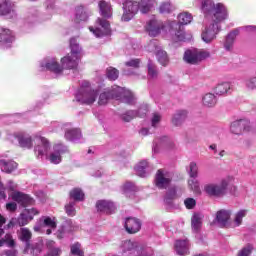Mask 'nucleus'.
Returning <instances> with one entry per match:
<instances>
[{"mask_svg":"<svg viewBox=\"0 0 256 256\" xmlns=\"http://www.w3.org/2000/svg\"><path fill=\"white\" fill-rule=\"evenodd\" d=\"M98 95V105H107L111 99L122 100L127 105H135V95H133V92L119 86H112L104 90L99 88Z\"/></svg>","mask_w":256,"mask_h":256,"instance_id":"f257e3e1","label":"nucleus"},{"mask_svg":"<svg viewBox=\"0 0 256 256\" xmlns=\"http://www.w3.org/2000/svg\"><path fill=\"white\" fill-rule=\"evenodd\" d=\"M200 9L203 13L205 20L210 21V23H222L225 21L227 17H229V12L227 11V7L224 6L223 3H217L213 0H199Z\"/></svg>","mask_w":256,"mask_h":256,"instance_id":"f03ea898","label":"nucleus"},{"mask_svg":"<svg viewBox=\"0 0 256 256\" xmlns=\"http://www.w3.org/2000/svg\"><path fill=\"white\" fill-rule=\"evenodd\" d=\"M81 58L68 54L61 59V65L56 58H47L40 62L41 71H51L55 75H61L63 69H77Z\"/></svg>","mask_w":256,"mask_h":256,"instance_id":"7ed1b4c3","label":"nucleus"},{"mask_svg":"<svg viewBox=\"0 0 256 256\" xmlns=\"http://www.w3.org/2000/svg\"><path fill=\"white\" fill-rule=\"evenodd\" d=\"M98 97L99 88H93L91 83L84 81L76 94V101L82 105H93Z\"/></svg>","mask_w":256,"mask_h":256,"instance_id":"20e7f679","label":"nucleus"},{"mask_svg":"<svg viewBox=\"0 0 256 256\" xmlns=\"http://www.w3.org/2000/svg\"><path fill=\"white\" fill-rule=\"evenodd\" d=\"M233 177H226L220 183H208L204 185L203 191L208 197H216L217 199L227 195V188L229 187Z\"/></svg>","mask_w":256,"mask_h":256,"instance_id":"39448f33","label":"nucleus"},{"mask_svg":"<svg viewBox=\"0 0 256 256\" xmlns=\"http://www.w3.org/2000/svg\"><path fill=\"white\" fill-rule=\"evenodd\" d=\"M177 27H179V24L175 21L164 25L163 22L153 19L147 23L146 31L150 37H158V35H161L164 31L165 33H167V31L171 33V31H173V29H177Z\"/></svg>","mask_w":256,"mask_h":256,"instance_id":"423d86ee","label":"nucleus"},{"mask_svg":"<svg viewBox=\"0 0 256 256\" xmlns=\"http://www.w3.org/2000/svg\"><path fill=\"white\" fill-rule=\"evenodd\" d=\"M211 57V53L207 50L192 48L188 49L184 53V61L189 65H199L205 59H209Z\"/></svg>","mask_w":256,"mask_h":256,"instance_id":"0eeeda50","label":"nucleus"},{"mask_svg":"<svg viewBox=\"0 0 256 256\" xmlns=\"http://www.w3.org/2000/svg\"><path fill=\"white\" fill-rule=\"evenodd\" d=\"M221 31V25L204 20V27L201 33V39L204 43H213L217 39V35Z\"/></svg>","mask_w":256,"mask_h":256,"instance_id":"6e6552de","label":"nucleus"},{"mask_svg":"<svg viewBox=\"0 0 256 256\" xmlns=\"http://www.w3.org/2000/svg\"><path fill=\"white\" fill-rule=\"evenodd\" d=\"M89 31L95 37H105V35H111V24L105 18H97L94 27L90 26Z\"/></svg>","mask_w":256,"mask_h":256,"instance_id":"1a4fd4ad","label":"nucleus"},{"mask_svg":"<svg viewBox=\"0 0 256 256\" xmlns=\"http://www.w3.org/2000/svg\"><path fill=\"white\" fill-rule=\"evenodd\" d=\"M35 139H37L40 144L34 147V155L37 157V159H48L49 151L51 150L49 140L40 135H36Z\"/></svg>","mask_w":256,"mask_h":256,"instance_id":"9d476101","label":"nucleus"},{"mask_svg":"<svg viewBox=\"0 0 256 256\" xmlns=\"http://www.w3.org/2000/svg\"><path fill=\"white\" fill-rule=\"evenodd\" d=\"M173 181V174L167 170L159 169L156 172L154 183L158 189H167Z\"/></svg>","mask_w":256,"mask_h":256,"instance_id":"9b49d317","label":"nucleus"},{"mask_svg":"<svg viewBox=\"0 0 256 256\" xmlns=\"http://www.w3.org/2000/svg\"><path fill=\"white\" fill-rule=\"evenodd\" d=\"M122 21L128 22L137 15L139 11V2L128 0L123 4Z\"/></svg>","mask_w":256,"mask_h":256,"instance_id":"f8f14e48","label":"nucleus"},{"mask_svg":"<svg viewBox=\"0 0 256 256\" xmlns=\"http://www.w3.org/2000/svg\"><path fill=\"white\" fill-rule=\"evenodd\" d=\"M10 139H17L19 147L22 149H33V138L25 132H15Z\"/></svg>","mask_w":256,"mask_h":256,"instance_id":"ddd939ff","label":"nucleus"},{"mask_svg":"<svg viewBox=\"0 0 256 256\" xmlns=\"http://www.w3.org/2000/svg\"><path fill=\"white\" fill-rule=\"evenodd\" d=\"M251 130V122L249 120H236L231 123L230 131L234 135H243L245 131Z\"/></svg>","mask_w":256,"mask_h":256,"instance_id":"4468645a","label":"nucleus"},{"mask_svg":"<svg viewBox=\"0 0 256 256\" xmlns=\"http://www.w3.org/2000/svg\"><path fill=\"white\" fill-rule=\"evenodd\" d=\"M15 43V33L7 28H0V45L9 49Z\"/></svg>","mask_w":256,"mask_h":256,"instance_id":"2eb2a0df","label":"nucleus"},{"mask_svg":"<svg viewBox=\"0 0 256 256\" xmlns=\"http://www.w3.org/2000/svg\"><path fill=\"white\" fill-rule=\"evenodd\" d=\"M233 215L231 209H220L215 213V221L220 227H229V221Z\"/></svg>","mask_w":256,"mask_h":256,"instance_id":"dca6fc26","label":"nucleus"},{"mask_svg":"<svg viewBox=\"0 0 256 256\" xmlns=\"http://www.w3.org/2000/svg\"><path fill=\"white\" fill-rule=\"evenodd\" d=\"M10 197L13 201H16V203H19V205H22V207H27V205H33L34 200L29 195L14 191L11 193Z\"/></svg>","mask_w":256,"mask_h":256,"instance_id":"f3484780","label":"nucleus"},{"mask_svg":"<svg viewBox=\"0 0 256 256\" xmlns=\"http://www.w3.org/2000/svg\"><path fill=\"white\" fill-rule=\"evenodd\" d=\"M96 209L100 211V213H106V215H111V213H115V203L110 200H98L96 202Z\"/></svg>","mask_w":256,"mask_h":256,"instance_id":"a211bd4d","label":"nucleus"},{"mask_svg":"<svg viewBox=\"0 0 256 256\" xmlns=\"http://www.w3.org/2000/svg\"><path fill=\"white\" fill-rule=\"evenodd\" d=\"M43 241H38L34 244L26 243L23 250L24 255L39 256L40 253H43Z\"/></svg>","mask_w":256,"mask_h":256,"instance_id":"6ab92c4d","label":"nucleus"},{"mask_svg":"<svg viewBox=\"0 0 256 256\" xmlns=\"http://www.w3.org/2000/svg\"><path fill=\"white\" fill-rule=\"evenodd\" d=\"M65 151V146L57 144L54 146V151L48 156L47 159L53 165H59V163H61V156L63 155V153H65Z\"/></svg>","mask_w":256,"mask_h":256,"instance_id":"aec40b11","label":"nucleus"},{"mask_svg":"<svg viewBox=\"0 0 256 256\" xmlns=\"http://www.w3.org/2000/svg\"><path fill=\"white\" fill-rule=\"evenodd\" d=\"M125 229L130 234L139 233L141 231V221L133 217L127 218L125 220Z\"/></svg>","mask_w":256,"mask_h":256,"instance_id":"412c9836","label":"nucleus"},{"mask_svg":"<svg viewBox=\"0 0 256 256\" xmlns=\"http://www.w3.org/2000/svg\"><path fill=\"white\" fill-rule=\"evenodd\" d=\"M98 8L101 17L104 19H111V17H113V7L111 6V3L105 0H100L98 2Z\"/></svg>","mask_w":256,"mask_h":256,"instance_id":"4be33fe9","label":"nucleus"},{"mask_svg":"<svg viewBox=\"0 0 256 256\" xmlns=\"http://www.w3.org/2000/svg\"><path fill=\"white\" fill-rule=\"evenodd\" d=\"M89 15H91V12L89 10H87L83 6H78L75 9L73 21H74V23L85 22V21H87V19H89Z\"/></svg>","mask_w":256,"mask_h":256,"instance_id":"5701e85b","label":"nucleus"},{"mask_svg":"<svg viewBox=\"0 0 256 256\" xmlns=\"http://www.w3.org/2000/svg\"><path fill=\"white\" fill-rule=\"evenodd\" d=\"M3 157H8L7 155H3L0 158V169L3 171V173H13L15 169H17V164L13 160H7Z\"/></svg>","mask_w":256,"mask_h":256,"instance_id":"b1692460","label":"nucleus"},{"mask_svg":"<svg viewBox=\"0 0 256 256\" xmlns=\"http://www.w3.org/2000/svg\"><path fill=\"white\" fill-rule=\"evenodd\" d=\"M174 247L178 255L180 256L189 255V247H190L189 240L187 239L176 240Z\"/></svg>","mask_w":256,"mask_h":256,"instance_id":"393cba45","label":"nucleus"},{"mask_svg":"<svg viewBox=\"0 0 256 256\" xmlns=\"http://www.w3.org/2000/svg\"><path fill=\"white\" fill-rule=\"evenodd\" d=\"M64 137L67 141H73L74 143L79 141L83 135L81 130L78 128H65Z\"/></svg>","mask_w":256,"mask_h":256,"instance_id":"a878e982","label":"nucleus"},{"mask_svg":"<svg viewBox=\"0 0 256 256\" xmlns=\"http://www.w3.org/2000/svg\"><path fill=\"white\" fill-rule=\"evenodd\" d=\"M249 215L248 209H240L234 213V220L232 227H241L243 225V219Z\"/></svg>","mask_w":256,"mask_h":256,"instance_id":"bb28decb","label":"nucleus"},{"mask_svg":"<svg viewBox=\"0 0 256 256\" xmlns=\"http://www.w3.org/2000/svg\"><path fill=\"white\" fill-rule=\"evenodd\" d=\"M15 11V3L11 0H0V15H9Z\"/></svg>","mask_w":256,"mask_h":256,"instance_id":"cd10ccee","label":"nucleus"},{"mask_svg":"<svg viewBox=\"0 0 256 256\" xmlns=\"http://www.w3.org/2000/svg\"><path fill=\"white\" fill-rule=\"evenodd\" d=\"M201 225H203V214L195 213L191 218V227L194 233H198L201 229Z\"/></svg>","mask_w":256,"mask_h":256,"instance_id":"c85d7f7f","label":"nucleus"},{"mask_svg":"<svg viewBox=\"0 0 256 256\" xmlns=\"http://www.w3.org/2000/svg\"><path fill=\"white\" fill-rule=\"evenodd\" d=\"M237 35H239V31L234 30L226 36V40L224 42V49L226 51H231L233 49V45H235V39Z\"/></svg>","mask_w":256,"mask_h":256,"instance_id":"c756f323","label":"nucleus"},{"mask_svg":"<svg viewBox=\"0 0 256 256\" xmlns=\"http://www.w3.org/2000/svg\"><path fill=\"white\" fill-rule=\"evenodd\" d=\"M231 83L229 82H221L214 88V93L216 95H227V93H231Z\"/></svg>","mask_w":256,"mask_h":256,"instance_id":"7c9ffc66","label":"nucleus"},{"mask_svg":"<svg viewBox=\"0 0 256 256\" xmlns=\"http://www.w3.org/2000/svg\"><path fill=\"white\" fill-rule=\"evenodd\" d=\"M135 171L139 177H147V173H149V162L145 160L139 162L135 167Z\"/></svg>","mask_w":256,"mask_h":256,"instance_id":"2f4dec72","label":"nucleus"},{"mask_svg":"<svg viewBox=\"0 0 256 256\" xmlns=\"http://www.w3.org/2000/svg\"><path fill=\"white\" fill-rule=\"evenodd\" d=\"M185 119H187V111L179 110L173 115L172 124H174L175 127H179V125H181Z\"/></svg>","mask_w":256,"mask_h":256,"instance_id":"473e14b6","label":"nucleus"},{"mask_svg":"<svg viewBox=\"0 0 256 256\" xmlns=\"http://www.w3.org/2000/svg\"><path fill=\"white\" fill-rule=\"evenodd\" d=\"M154 5L155 0H140V2H138V9L142 13H149V11L153 9Z\"/></svg>","mask_w":256,"mask_h":256,"instance_id":"72a5a7b5","label":"nucleus"},{"mask_svg":"<svg viewBox=\"0 0 256 256\" xmlns=\"http://www.w3.org/2000/svg\"><path fill=\"white\" fill-rule=\"evenodd\" d=\"M43 226L49 228L46 230V235H51L53 229H57V222L55 221V218L47 216L43 218Z\"/></svg>","mask_w":256,"mask_h":256,"instance_id":"f704fd0d","label":"nucleus"},{"mask_svg":"<svg viewBox=\"0 0 256 256\" xmlns=\"http://www.w3.org/2000/svg\"><path fill=\"white\" fill-rule=\"evenodd\" d=\"M204 107H215L217 105V97L213 93H207L202 98Z\"/></svg>","mask_w":256,"mask_h":256,"instance_id":"c9c22d12","label":"nucleus"},{"mask_svg":"<svg viewBox=\"0 0 256 256\" xmlns=\"http://www.w3.org/2000/svg\"><path fill=\"white\" fill-rule=\"evenodd\" d=\"M70 49V55L79 57V59H81V53L83 50L81 49V46H79V44L77 43V39H70Z\"/></svg>","mask_w":256,"mask_h":256,"instance_id":"e433bc0d","label":"nucleus"},{"mask_svg":"<svg viewBox=\"0 0 256 256\" xmlns=\"http://www.w3.org/2000/svg\"><path fill=\"white\" fill-rule=\"evenodd\" d=\"M156 57L160 65H163L165 67L169 64V56L167 55V52L165 50L160 48V50L156 52Z\"/></svg>","mask_w":256,"mask_h":256,"instance_id":"4c0bfd02","label":"nucleus"},{"mask_svg":"<svg viewBox=\"0 0 256 256\" xmlns=\"http://www.w3.org/2000/svg\"><path fill=\"white\" fill-rule=\"evenodd\" d=\"M193 21V16L189 12H182L178 15L179 25H189Z\"/></svg>","mask_w":256,"mask_h":256,"instance_id":"58836bf2","label":"nucleus"},{"mask_svg":"<svg viewBox=\"0 0 256 256\" xmlns=\"http://www.w3.org/2000/svg\"><path fill=\"white\" fill-rule=\"evenodd\" d=\"M188 187L196 195H201V186L199 185V180H196V178H191L188 180Z\"/></svg>","mask_w":256,"mask_h":256,"instance_id":"ea45409f","label":"nucleus"},{"mask_svg":"<svg viewBox=\"0 0 256 256\" xmlns=\"http://www.w3.org/2000/svg\"><path fill=\"white\" fill-rule=\"evenodd\" d=\"M31 231L27 228H21L19 232V239L20 241H23V243H29L31 241Z\"/></svg>","mask_w":256,"mask_h":256,"instance_id":"a19ab883","label":"nucleus"},{"mask_svg":"<svg viewBox=\"0 0 256 256\" xmlns=\"http://www.w3.org/2000/svg\"><path fill=\"white\" fill-rule=\"evenodd\" d=\"M30 221H32V216L26 214L25 211L21 213L18 219L16 220L19 227H25V225H28Z\"/></svg>","mask_w":256,"mask_h":256,"instance_id":"79ce46f5","label":"nucleus"},{"mask_svg":"<svg viewBox=\"0 0 256 256\" xmlns=\"http://www.w3.org/2000/svg\"><path fill=\"white\" fill-rule=\"evenodd\" d=\"M148 77L149 79H157V75H159V71L157 70V66L149 60L148 61Z\"/></svg>","mask_w":256,"mask_h":256,"instance_id":"37998d69","label":"nucleus"},{"mask_svg":"<svg viewBox=\"0 0 256 256\" xmlns=\"http://www.w3.org/2000/svg\"><path fill=\"white\" fill-rule=\"evenodd\" d=\"M71 199H74V201H83L85 199V193H83L82 189L74 188L70 192Z\"/></svg>","mask_w":256,"mask_h":256,"instance_id":"c03bdc74","label":"nucleus"},{"mask_svg":"<svg viewBox=\"0 0 256 256\" xmlns=\"http://www.w3.org/2000/svg\"><path fill=\"white\" fill-rule=\"evenodd\" d=\"M177 197V190L175 188H170L164 198V202L166 205H173V199Z\"/></svg>","mask_w":256,"mask_h":256,"instance_id":"a18cd8bd","label":"nucleus"},{"mask_svg":"<svg viewBox=\"0 0 256 256\" xmlns=\"http://www.w3.org/2000/svg\"><path fill=\"white\" fill-rule=\"evenodd\" d=\"M188 174L191 179H197V177L199 176V167L197 166V163L191 162L189 164Z\"/></svg>","mask_w":256,"mask_h":256,"instance_id":"49530a36","label":"nucleus"},{"mask_svg":"<svg viewBox=\"0 0 256 256\" xmlns=\"http://www.w3.org/2000/svg\"><path fill=\"white\" fill-rule=\"evenodd\" d=\"M7 245V247H15V240L11 234H6L4 238L0 239V247Z\"/></svg>","mask_w":256,"mask_h":256,"instance_id":"de8ad7c7","label":"nucleus"},{"mask_svg":"<svg viewBox=\"0 0 256 256\" xmlns=\"http://www.w3.org/2000/svg\"><path fill=\"white\" fill-rule=\"evenodd\" d=\"M146 49L149 51V53H157L159 50H161V46L159 45V41L151 40L146 46Z\"/></svg>","mask_w":256,"mask_h":256,"instance_id":"09e8293b","label":"nucleus"},{"mask_svg":"<svg viewBox=\"0 0 256 256\" xmlns=\"http://www.w3.org/2000/svg\"><path fill=\"white\" fill-rule=\"evenodd\" d=\"M106 76L110 81H115L119 78V70L113 67L107 68Z\"/></svg>","mask_w":256,"mask_h":256,"instance_id":"8fccbe9b","label":"nucleus"},{"mask_svg":"<svg viewBox=\"0 0 256 256\" xmlns=\"http://www.w3.org/2000/svg\"><path fill=\"white\" fill-rule=\"evenodd\" d=\"M135 117H137V111L134 110H129L121 115V119L126 123H129V121H133Z\"/></svg>","mask_w":256,"mask_h":256,"instance_id":"3c124183","label":"nucleus"},{"mask_svg":"<svg viewBox=\"0 0 256 256\" xmlns=\"http://www.w3.org/2000/svg\"><path fill=\"white\" fill-rule=\"evenodd\" d=\"M174 9L170 2H163L159 7V11L162 14L171 13Z\"/></svg>","mask_w":256,"mask_h":256,"instance_id":"603ef678","label":"nucleus"},{"mask_svg":"<svg viewBox=\"0 0 256 256\" xmlns=\"http://www.w3.org/2000/svg\"><path fill=\"white\" fill-rule=\"evenodd\" d=\"M70 251L73 255L75 256H84V252L81 249V244H79V242L74 243L71 247H70Z\"/></svg>","mask_w":256,"mask_h":256,"instance_id":"864d4df0","label":"nucleus"},{"mask_svg":"<svg viewBox=\"0 0 256 256\" xmlns=\"http://www.w3.org/2000/svg\"><path fill=\"white\" fill-rule=\"evenodd\" d=\"M65 211L68 217H75L76 211H75V202H70L65 205Z\"/></svg>","mask_w":256,"mask_h":256,"instance_id":"5fc2aeb1","label":"nucleus"},{"mask_svg":"<svg viewBox=\"0 0 256 256\" xmlns=\"http://www.w3.org/2000/svg\"><path fill=\"white\" fill-rule=\"evenodd\" d=\"M147 113H149V105L147 104H141L136 111L137 117H145Z\"/></svg>","mask_w":256,"mask_h":256,"instance_id":"6e6d98bb","label":"nucleus"},{"mask_svg":"<svg viewBox=\"0 0 256 256\" xmlns=\"http://www.w3.org/2000/svg\"><path fill=\"white\" fill-rule=\"evenodd\" d=\"M245 86H246L247 89H249L250 91H253L254 89H256V76H255V77L248 78V79L245 81Z\"/></svg>","mask_w":256,"mask_h":256,"instance_id":"4d7b16f0","label":"nucleus"},{"mask_svg":"<svg viewBox=\"0 0 256 256\" xmlns=\"http://www.w3.org/2000/svg\"><path fill=\"white\" fill-rule=\"evenodd\" d=\"M161 123V114L154 113L151 118V125L153 127H159V124Z\"/></svg>","mask_w":256,"mask_h":256,"instance_id":"13d9d810","label":"nucleus"},{"mask_svg":"<svg viewBox=\"0 0 256 256\" xmlns=\"http://www.w3.org/2000/svg\"><path fill=\"white\" fill-rule=\"evenodd\" d=\"M184 205L186 209H193L197 205V201L194 198H186L184 200Z\"/></svg>","mask_w":256,"mask_h":256,"instance_id":"bf43d9fd","label":"nucleus"},{"mask_svg":"<svg viewBox=\"0 0 256 256\" xmlns=\"http://www.w3.org/2000/svg\"><path fill=\"white\" fill-rule=\"evenodd\" d=\"M140 64H141V60H139V59H132V60L127 61V62L125 63V65H126L127 67H133L134 69L139 68V65H140Z\"/></svg>","mask_w":256,"mask_h":256,"instance_id":"052dcab7","label":"nucleus"},{"mask_svg":"<svg viewBox=\"0 0 256 256\" xmlns=\"http://www.w3.org/2000/svg\"><path fill=\"white\" fill-rule=\"evenodd\" d=\"M37 20V10H29L27 21L28 23H33V21Z\"/></svg>","mask_w":256,"mask_h":256,"instance_id":"680f3d73","label":"nucleus"},{"mask_svg":"<svg viewBox=\"0 0 256 256\" xmlns=\"http://www.w3.org/2000/svg\"><path fill=\"white\" fill-rule=\"evenodd\" d=\"M251 251H253V246L248 245L240 251L238 256H249L251 255Z\"/></svg>","mask_w":256,"mask_h":256,"instance_id":"e2e57ef3","label":"nucleus"},{"mask_svg":"<svg viewBox=\"0 0 256 256\" xmlns=\"http://www.w3.org/2000/svg\"><path fill=\"white\" fill-rule=\"evenodd\" d=\"M26 215H30V217H35V215H39V210H37L36 208H31V209H25L24 210Z\"/></svg>","mask_w":256,"mask_h":256,"instance_id":"0e129e2a","label":"nucleus"},{"mask_svg":"<svg viewBox=\"0 0 256 256\" xmlns=\"http://www.w3.org/2000/svg\"><path fill=\"white\" fill-rule=\"evenodd\" d=\"M176 41H185V32L183 30L178 31L175 34Z\"/></svg>","mask_w":256,"mask_h":256,"instance_id":"69168bd1","label":"nucleus"},{"mask_svg":"<svg viewBox=\"0 0 256 256\" xmlns=\"http://www.w3.org/2000/svg\"><path fill=\"white\" fill-rule=\"evenodd\" d=\"M134 187H135V185L133 184V182H126L123 185L124 191H133Z\"/></svg>","mask_w":256,"mask_h":256,"instance_id":"338daca9","label":"nucleus"},{"mask_svg":"<svg viewBox=\"0 0 256 256\" xmlns=\"http://www.w3.org/2000/svg\"><path fill=\"white\" fill-rule=\"evenodd\" d=\"M6 209H7V211H16L17 210V203L10 202V203L6 204Z\"/></svg>","mask_w":256,"mask_h":256,"instance_id":"774afa93","label":"nucleus"}]
</instances>
